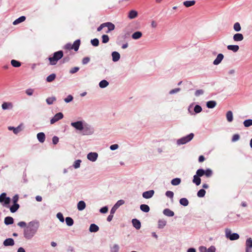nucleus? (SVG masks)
<instances>
[{
    "mask_svg": "<svg viewBox=\"0 0 252 252\" xmlns=\"http://www.w3.org/2000/svg\"><path fill=\"white\" fill-rule=\"evenodd\" d=\"M39 227V222L37 220L31 221L28 223L24 230V237L27 240L32 239L37 233Z\"/></svg>",
    "mask_w": 252,
    "mask_h": 252,
    "instance_id": "nucleus-1",
    "label": "nucleus"
},
{
    "mask_svg": "<svg viewBox=\"0 0 252 252\" xmlns=\"http://www.w3.org/2000/svg\"><path fill=\"white\" fill-rule=\"evenodd\" d=\"M63 52L62 51H59L55 52L53 54V56L49 57L48 60L50 61L51 65H55L57 63L58 61L60 60L63 57Z\"/></svg>",
    "mask_w": 252,
    "mask_h": 252,
    "instance_id": "nucleus-2",
    "label": "nucleus"
},
{
    "mask_svg": "<svg viewBox=\"0 0 252 252\" xmlns=\"http://www.w3.org/2000/svg\"><path fill=\"white\" fill-rule=\"evenodd\" d=\"M225 235L226 238L231 241L238 240L240 237L238 233H232L231 229L228 228L225 229Z\"/></svg>",
    "mask_w": 252,
    "mask_h": 252,
    "instance_id": "nucleus-3",
    "label": "nucleus"
},
{
    "mask_svg": "<svg viewBox=\"0 0 252 252\" xmlns=\"http://www.w3.org/2000/svg\"><path fill=\"white\" fill-rule=\"evenodd\" d=\"M194 137V134L193 133H190V134L184 136L177 141V144L178 145L185 144L189 141H190Z\"/></svg>",
    "mask_w": 252,
    "mask_h": 252,
    "instance_id": "nucleus-4",
    "label": "nucleus"
},
{
    "mask_svg": "<svg viewBox=\"0 0 252 252\" xmlns=\"http://www.w3.org/2000/svg\"><path fill=\"white\" fill-rule=\"evenodd\" d=\"M82 131L83 135H89L94 133V129L90 125L85 123L83 126V129Z\"/></svg>",
    "mask_w": 252,
    "mask_h": 252,
    "instance_id": "nucleus-5",
    "label": "nucleus"
},
{
    "mask_svg": "<svg viewBox=\"0 0 252 252\" xmlns=\"http://www.w3.org/2000/svg\"><path fill=\"white\" fill-rule=\"evenodd\" d=\"M84 124L83 121H77L76 122H72L71 126L74 127L76 129L82 131L83 129Z\"/></svg>",
    "mask_w": 252,
    "mask_h": 252,
    "instance_id": "nucleus-6",
    "label": "nucleus"
},
{
    "mask_svg": "<svg viewBox=\"0 0 252 252\" xmlns=\"http://www.w3.org/2000/svg\"><path fill=\"white\" fill-rule=\"evenodd\" d=\"M200 177H202V175L198 169L196 172V174L193 176L192 180V182L196 186H199L201 184Z\"/></svg>",
    "mask_w": 252,
    "mask_h": 252,
    "instance_id": "nucleus-7",
    "label": "nucleus"
},
{
    "mask_svg": "<svg viewBox=\"0 0 252 252\" xmlns=\"http://www.w3.org/2000/svg\"><path fill=\"white\" fill-rule=\"evenodd\" d=\"M198 171H199L202 176L205 175L207 178L211 177L213 174V171L210 168H207L205 170L203 169H199Z\"/></svg>",
    "mask_w": 252,
    "mask_h": 252,
    "instance_id": "nucleus-8",
    "label": "nucleus"
},
{
    "mask_svg": "<svg viewBox=\"0 0 252 252\" xmlns=\"http://www.w3.org/2000/svg\"><path fill=\"white\" fill-rule=\"evenodd\" d=\"M216 250V248L214 246H211L208 249L205 246H200L199 248L200 252H215Z\"/></svg>",
    "mask_w": 252,
    "mask_h": 252,
    "instance_id": "nucleus-9",
    "label": "nucleus"
},
{
    "mask_svg": "<svg viewBox=\"0 0 252 252\" xmlns=\"http://www.w3.org/2000/svg\"><path fill=\"white\" fill-rule=\"evenodd\" d=\"M10 199L9 197H6V194L4 192L1 193L0 195V202H4V204L7 205L10 203Z\"/></svg>",
    "mask_w": 252,
    "mask_h": 252,
    "instance_id": "nucleus-10",
    "label": "nucleus"
},
{
    "mask_svg": "<svg viewBox=\"0 0 252 252\" xmlns=\"http://www.w3.org/2000/svg\"><path fill=\"white\" fill-rule=\"evenodd\" d=\"M63 117L62 113L59 112L57 113L50 120V123L53 124L59 120L62 119Z\"/></svg>",
    "mask_w": 252,
    "mask_h": 252,
    "instance_id": "nucleus-11",
    "label": "nucleus"
},
{
    "mask_svg": "<svg viewBox=\"0 0 252 252\" xmlns=\"http://www.w3.org/2000/svg\"><path fill=\"white\" fill-rule=\"evenodd\" d=\"M252 239L249 238L246 241V252H252Z\"/></svg>",
    "mask_w": 252,
    "mask_h": 252,
    "instance_id": "nucleus-12",
    "label": "nucleus"
},
{
    "mask_svg": "<svg viewBox=\"0 0 252 252\" xmlns=\"http://www.w3.org/2000/svg\"><path fill=\"white\" fill-rule=\"evenodd\" d=\"M97 157L98 154L95 152H91L87 155V158L92 162L95 161Z\"/></svg>",
    "mask_w": 252,
    "mask_h": 252,
    "instance_id": "nucleus-13",
    "label": "nucleus"
},
{
    "mask_svg": "<svg viewBox=\"0 0 252 252\" xmlns=\"http://www.w3.org/2000/svg\"><path fill=\"white\" fill-rule=\"evenodd\" d=\"M155 193L154 190H150L148 191H146L142 193V196L143 198L145 199H149L153 197Z\"/></svg>",
    "mask_w": 252,
    "mask_h": 252,
    "instance_id": "nucleus-14",
    "label": "nucleus"
},
{
    "mask_svg": "<svg viewBox=\"0 0 252 252\" xmlns=\"http://www.w3.org/2000/svg\"><path fill=\"white\" fill-rule=\"evenodd\" d=\"M224 58V56L222 54L220 53L217 55V58L213 61V64L215 65L219 64Z\"/></svg>",
    "mask_w": 252,
    "mask_h": 252,
    "instance_id": "nucleus-15",
    "label": "nucleus"
},
{
    "mask_svg": "<svg viewBox=\"0 0 252 252\" xmlns=\"http://www.w3.org/2000/svg\"><path fill=\"white\" fill-rule=\"evenodd\" d=\"M13 107V104L10 102H4L1 105L2 109L4 110L7 109H12Z\"/></svg>",
    "mask_w": 252,
    "mask_h": 252,
    "instance_id": "nucleus-16",
    "label": "nucleus"
},
{
    "mask_svg": "<svg viewBox=\"0 0 252 252\" xmlns=\"http://www.w3.org/2000/svg\"><path fill=\"white\" fill-rule=\"evenodd\" d=\"M104 24L105 27H107L108 29L107 31L106 32V33H109L115 29V25L111 22H106L104 23Z\"/></svg>",
    "mask_w": 252,
    "mask_h": 252,
    "instance_id": "nucleus-17",
    "label": "nucleus"
},
{
    "mask_svg": "<svg viewBox=\"0 0 252 252\" xmlns=\"http://www.w3.org/2000/svg\"><path fill=\"white\" fill-rule=\"evenodd\" d=\"M233 39L234 41H241L244 39V36L242 33H237L233 35Z\"/></svg>",
    "mask_w": 252,
    "mask_h": 252,
    "instance_id": "nucleus-18",
    "label": "nucleus"
},
{
    "mask_svg": "<svg viewBox=\"0 0 252 252\" xmlns=\"http://www.w3.org/2000/svg\"><path fill=\"white\" fill-rule=\"evenodd\" d=\"M120 54L116 51H114L112 53V61L114 62H118L120 59Z\"/></svg>",
    "mask_w": 252,
    "mask_h": 252,
    "instance_id": "nucleus-19",
    "label": "nucleus"
},
{
    "mask_svg": "<svg viewBox=\"0 0 252 252\" xmlns=\"http://www.w3.org/2000/svg\"><path fill=\"white\" fill-rule=\"evenodd\" d=\"M14 245V241L12 238H7L3 242L4 246H12Z\"/></svg>",
    "mask_w": 252,
    "mask_h": 252,
    "instance_id": "nucleus-20",
    "label": "nucleus"
},
{
    "mask_svg": "<svg viewBox=\"0 0 252 252\" xmlns=\"http://www.w3.org/2000/svg\"><path fill=\"white\" fill-rule=\"evenodd\" d=\"M133 226L137 230L139 229L141 227L140 221L136 219H133L132 220Z\"/></svg>",
    "mask_w": 252,
    "mask_h": 252,
    "instance_id": "nucleus-21",
    "label": "nucleus"
},
{
    "mask_svg": "<svg viewBox=\"0 0 252 252\" xmlns=\"http://www.w3.org/2000/svg\"><path fill=\"white\" fill-rule=\"evenodd\" d=\"M138 16L137 12L135 10H130L128 14V17L130 19H133L137 17Z\"/></svg>",
    "mask_w": 252,
    "mask_h": 252,
    "instance_id": "nucleus-22",
    "label": "nucleus"
},
{
    "mask_svg": "<svg viewBox=\"0 0 252 252\" xmlns=\"http://www.w3.org/2000/svg\"><path fill=\"white\" fill-rule=\"evenodd\" d=\"M37 138L40 143H43L45 140V135L43 132H39L37 134Z\"/></svg>",
    "mask_w": 252,
    "mask_h": 252,
    "instance_id": "nucleus-23",
    "label": "nucleus"
},
{
    "mask_svg": "<svg viewBox=\"0 0 252 252\" xmlns=\"http://www.w3.org/2000/svg\"><path fill=\"white\" fill-rule=\"evenodd\" d=\"M86 203L84 201H80L77 203V209L79 211H82L86 208Z\"/></svg>",
    "mask_w": 252,
    "mask_h": 252,
    "instance_id": "nucleus-24",
    "label": "nucleus"
},
{
    "mask_svg": "<svg viewBox=\"0 0 252 252\" xmlns=\"http://www.w3.org/2000/svg\"><path fill=\"white\" fill-rule=\"evenodd\" d=\"M227 48L228 50L234 52H237L239 49V46L237 45H229L227 46Z\"/></svg>",
    "mask_w": 252,
    "mask_h": 252,
    "instance_id": "nucleus-25",
    "label": "nucleus"
},
{
    "mask_svg": "<svg viewBox=\"0 0 252 252\" xmlns=\"http://www.w3.org/2000/svg\"><path fill=\"white\" fill-rule=\"evenodd\" d=\"M163 214L167 217H173L174 215V212L168 208L163 210Z\"/></svg>",
    "mask_w": 252,
    "mask_h": 252,
    "instance_id": "nucleus-26",
    "label": "nucleus"
},
{
    "mask_svg": "<svg viewBox=\"0 0 252 252\" xmlns=\"http://www.w3.org/2000/svg\"><path fill=\"white\" fill-rule=\"evenodd\" d=\"M80 45V39L76 40L73 42V44L72 45L73 49H74L75 51H77L79 49Z\"/></svg>",
    "mask_w": 252,
    "mask_h": 252,
    "instance_id": "nucleus-27",
    "label": "nucleus"
},
{
    "mask_svg": "<svg viewBox=\"0 0 252 252\" xmlns=\"http://www.w3.org/2000/svg\"><path fill=\"white\" fill-rule=\"evenodd\" d=\"M99 230V227L94 223L90 225L89 231L91 232H96Z\"/></svg>",
    "mask_w": 252,
    "mask_h": 252,
    "instance_id": "nucleus-28",
    "label": "nucleus"
},
{
    "mask_svg": "<svg viewBox=\"0 0 252 252\" xmlns=\"http://www.w3.org/2000/svg\"><path fill=\"white\" fill-rule=\"evenodd\" d=\"M226 117L227 121L228 122H232V121L233 120V116L232 112L231 111H227L226 114Z\"/></svg>",
    "mask_w": 252,
    "mask_h": 252,
    "instance_id": "nucleus-29",
    "label": "nucleus"
},
{
    "mask_svg": "<svg viewBox=\"0 0 252 252\" xmlns=\"http://www.w3.org/2000/svg\"><path fill=\"white\" fill-rule=\"evenodd\" d=\"M142 36V33L141 32L137 31L135 32H134L132 35L131 37L133 39H138L140 38H141Z\"/></svg>",
    "mask_w": 252,
    "mask_h": 252,
    "instance_id": "nucleus-30",
    "label": "nucleus"
},
{
    "mask_svg": "<svg viewBox=\"0 0 252 252\" xmlns=\"http://www.w3.org/2000/svg\"><path fill=\"white\" fill-rule=\"evenodd\" d=\"M14 222V220L11 217H6L4 219V223L6 225L12 224Z\"/></svg>",
    "mask_w": 252,
    "mask_h": 252,
    "instance_id": "nucleus-31",
    "label": "nucleus"
},
{
    "mask_svg": "<svg viewBox=\"0 0 252 252\" xmlns=\"http://www.w3.org/2000/svg\"><path fill=\"white\" fill-rule=\"evenodd\" d=\"M26 20V17L24 16H22L15 20L13 22V24L14 25H16L20 23L24 22Z\"/></svg>",
    "mask_w": 252,
    "mask_h": 252,
    "instance_id": "nucleus-32",
    "label": "nucleus"
},
{
    "mask_svg": "<svg viewBox=\"0 0 252 252\" xmlns=\"http://www.w3.org/2000/svg\"><path fill=\"white\" fill-rule=\"evenodd\" d=\"M19 207L20 206L18 203H13V205L10 208V212L11 213H15L18 210Z\"/></svg>",
    "mask_w": 252,
    "mask_h": 252,
    "instance_id": "nucleus-33",
    "label": "nucleus"
},
{
    "mask_svg": "<svg viewBox=\"0 0 252 252\" xmlns=\"http://www.w3.org/2000/svg\"><path fill=\"white\" fill-rule=\"evenodd\" d=\"M195 3V0H187L183 2V4L187 7H189L194 5Z\"/></svg>",
    "mask_w": 252,
    "mask_h": 252,
    "instance_id": "nucleus-34",
    "label": "nucleus"
},
{
    "mask_svg": "<svg viewBox=\"0 0 252 252\" xmlns=\"http://www.w3.org/2000/svg\"><path fill=\"white\" fill-rule=\"evenodd\" d=\"M140 208L141 211L144 212L148 213L150 211V207L146 204H142L140 206Z\"/></svg>",
    "mask_w": 252,
    "mask_h": 252,
    "instance_id": "nucleus-35",
    "label": "nucleus"
},
{
    "mask_svg": "<svg viewBox=\"0 0 252 252\" xmlns=\"http://www.w3.org/2000/svg\"><path fill=\"white\" fill-rule=\"evenodd\" d=\"M109 85V83L105 80L101 81L99 83V86L101 88H105L107 87Z\"/></svg>",
    "mask_w": 252,
    "mask_h": 252,
    "instance_id": "nucleus-36",
    "label": "nucleus"
},
{
    "mask_svg": "<svg viewBox=\"0 0 252 252\" xmlns=\"http://www.w3.org/2000/svg\"><path fill=\"white\" fill-rule=\"evenodd\" d=\"M217 104V103L215 101L211 100L207 102V107L209 108H214Z\"/></svg>",
    "mask_w": 252,
    "mask_h": 252,
    "instance_id": "nucleus-37",
    "label": "nucleus"
},
{
    "mask_svg": "<svg viewBox=\"0 0 252 252\" xmlns=\"http://www.w3.org/2000/svg\"><path fill=\"white\" fill-rule=\"evenodd\" d=\"M56 77V74L52 73V74H50V75H49L48 76H47V77L46 78V81L47 82H51L55 79Z\"/></svg>",
    "mask_w": 252,
    "mask_h": 252,
    "instance_id": "nucleus-38",
    "label": "nucleus"
},
{
    "mask_svg": "<svg viewBox=\"0 0 252 252\" xmlns=\"http://www.w3.org/2000/svg\"><path fill=\"white\" fill-rule=\"evenodd\" d=\"M181 180L180 178H176L172 179L171 183L173 186H177L181 183Z\"/></svg>",
    "mask_w": 252,
    "mask_h": 252,
    "instance_id": "nucleus-39",
    "label": "nucleus"
},
{
    "mask_svg": "<svg viewBox=\"0 0 252 252\" xmlns=\"http://www.w3.org/2000/svg\"><path fill=\"white\" fill-rule=\"evenodd\" d=\"M65 222L67 225L69 226H71L73 224L74 221L70 217H66L65 218Z\"/></svg>",
    "mask_w": 252,
    "mask_h": 252,
    "instance_id": "nucleus-40",
    "label": "nucleus"
},
{
    "mask_svg": "<svg viewBox=\"0 0 252 252\" xmlns=\"http://www.w3.org/2000/svg\"><path fill=\"white\" fill-rule=\"evenodd\" d=\"M166 224V221L163 220H159L158 221V227L159 228H163Z\"/></svg>",
    "mask_w": 252,
    "mask_h": 252,
    "instance_id": "nucleus-41",
    "label": "nucleus"
},
{
    "mask_svg": "<svg viewBox=\"0 0 252 252\" xmlns=\"http://www.w3.org/2000/svg\"><path fill=\"white\" fill-rule=\"evenodd\" d=\"M11 64L13 66L15 67H20L21 65V63L20 62L15 60H12L11 61Z\"/></svg>",
    "mask_w": 252,
    "mask_h": 252,
    "instance_id": "nucleus-42",
    "label": "nucleus"
},
{
    "mask_svg": "<svg viewBox=\"0 0 252 252\" xmlns=\"http://www.w3.org/2000/svg\"><path fill=\"white\" fill-rule=\"evenodd\" d=\"M56 97L55 96H53V97H48L46 99V101L48 104L51 105L53 103V102L55 101H56Z\"/></svg>",
    "mask_w": 252,
    "mask_h": 252,
    "instance_id": "nucleus-43",
    "label": "nucleus"
},
{
    "mask_svg": "<svg viewBox=\"0 0 252 252\" xmlns=\"http://www.w3.org/2000/svg\"><path fill=\"white\" fill-rule=\"evenodd\" d=\"M180 203L184 206H187L189 204V201L186 198H182L180 200Z\"/></svg>",
    "mask_w": 252,
    "mask_h": 252,
    "instance_id": "nucleus-44",
    "label": "nucleus"
},
{
    "mask_svg": "<svg viewBox=\"0 0 252 252\" xmlns=\"http://www.w3.org/2000/svg\"><path fill=\"white\" fill-rule=\"evenodd\" d=\"M119 246L118 244H114L110 248L111 252H119Z\"/></svg>",
    "mask_w": 252,
    "mask_h": 252,
    "instance_id": "nucleus-45",
    "label": "nucleus"
},
{
    "mask_svg": "<svg viewBox=\"0 0 252 252\" xmlns=\"http://www.w3.org/2000/svg\"><path fill=\"white\" fill-rule=\"evenodd\" d=\"M244 125L245 127H249L252 126V119H247L244 121Z\"/></svg>",
    "mask_w": 252,
    "mask_h": 252,
    "instance_id": "nucleus-46",
    "label": "nucleus"
},
{
    "mask_svg": "<svg viewBox=\"0 0 252 252\" xmlns=\"http://www.w3.org/2000/svg\"><path fill=\"white\" fill-rule=\"evenodd\" d=\"M234 30L236 32H239L241 30L240 24L238 22L235 23L233 25Z\"/></svg>",
    "mask_w": 252,
    "mask_h": 252,
    "instance_id": "nucleus-47",
    "label": "nucleus"
},
{
    "mask_svg": "<svg viewBox=\"0 0 252 252\" xmlns=\"http://www.w3.org/2000/svg\"><path fill=\"white\" fill-rule=\"evenodd\" d=\"M81 162H82V160L81 159L76 160L73 164V166L75 169H77V168H79L80 167V164H81Z\"/></svg>",
    "mask_w": 252,
    "mask_h": 252,
    "instance_id": "nucleus-48",
    "label": "nucleus"
},
{
    "mask_svg": "<svg viewBox=\"0 0 252 252\" xmlns=\"http://www.w3.org/2000/svg\"><path fill=\"white\" fill-rule=\"evenodd\" d=\"M206 193V191L204 189H200L197 193L198 197H203Z\"/></svg>",
    "mask_w": 252,
    "mask_h": 252,
    "instance_id": "nucleus-49",
    "label": "nucleus"
},
{
    "mask_svg": "<svg viewBox=\"0 0 252 252\" xmlns=\"http://www.w3.org/2000/svg\"><path fill=\"white\" fill-rule=\"evenodd\" d=\"M91 43L94 46L96 47L99 45V40L97 38H94L92 39L91 41Z\"/></svg>",
    "mask_w": 252,
    "mask_h": 252,
    "instance_id": "nucleus-50",
    "label": "nucleus"
},
{
    "mask_svg": "<svg viewBox=\"0 0 252 252\" xmlns=\"http://www.w3.org/2000/svg\"><path fill=\"white\" fill-rule=\"evenodd\" d=\"M202 108L199 105H196L194 108V111L195 113H199L202 111Z\"/></svg>",
    "mask_w": 252,
    "mask_h": 252,
    "instance_id": "nucleus-51",
    "label": "nucleus"
},
{
    "mask_svg": "<svg viewBox=\"0 0 252 252\" xmlns=\"http://www.w3.org/2000/svg\"><path fill=\"white\" fill-rule=\"evenodd\" d=\"M57 217L60 220V221L62 222H63L64 221V217L62 213L59 212L57 214Z\"/></svg>",
    "mask_w": 252,
    "mask_h": 252,
    "instance_id": "nucleus-52",
    "label": "nucleus"
},
{
    "mask_svg": "<svg viewBox=\"0 0 252 252\" xmlns=\"http://www.w3.org/2000/svg\"><path fill=\"white\" fill-rule=\"evenodd\" d=\"M102 40L103 43H106L109 41V37L107 35L104 34L102 36Z\"/></svg>",
    "mask_w": 252,
    "mask_h": 252,
    "instance_id": "nucleus-53",
    "label": "nucleus"
},
{
    "mask_svg": "<svg viewBox=\"0 0 252 252\" xmlns=\"http://www.w3.org/2000/svg\"><path fill=\"white\" fill-rule=\"evenodd\" d=\"M124 203H125L124 200L121 199V200H118L116 202V203L114 205V206L116 207H117V208H118L120 206L123 205Z\"/></svg>",
    "mask_w": 252,
    "mask_h": 252,
    "instance_id": "nucleus-54",
    "label": "nucleus"
},
{
    "mask_svg": "<svg viewBox=\"0 0 252 252\" xmlns=\"http://www.w3.org/2000/svg\"><path fill=\"white\" fill-rule=\"evenodd\" d=\"M165 195L167 197H168L170 198L173 199V196H174V193L172 191L168 190L165 192Z\"/></svg>",
    "mask_w": 252,
    "mask_h": 252,
    "instance_id": "nucleus-55",
    "label": "nucleus"
},
{
    "mask_svg": "<svg viewBox=\"0 0 252 252\" xmlns=\"http://www.w3.org/2000/svg\"><path fill=\"white\" fill-rule=\"evenodd\" d=\"M180 91L181 89L180 88H175L170 91L169 94H173L179 92Z\"/></svg>",
    "mask_w": 252,
    "mask_h": 252,
    "instance_id": "nucleus-56",
    "label": "nucleus"
},
{
    "mask_svg": "<svg viewBox=\"0 0 252 252\" xmlns=\"http://www.w3.org/2000/svg\"><path fill=\"white\" fill-rule=\"evenodd\" d=\"M73 96L69 94L64 99V100L66 103H69L73 100Z\"/></svg>",
    "mask_w": 252,
    "mask_h": 252,
    "instance_id": "nucleus-57",
    "label": "nucleus"
},
{
    "mask_svg": "<svg viewBox=\"0 0 252 252\" xmlns=\"http://www.w3.org/2000/svg\"><path fill=\"white\" fill-rule=\"evenodd\" d=\"M33 89L30 88L26 90V94L29 96H31L33 94Z\"/></svg>",
    "mask_w": 252,
    "mask_h": 252,
    "instance_id": "nucleus-58",
    "label": "nucleus"
},
{
    "mask_svg": "<svg viewBox=\"0 0 252 252\" xmlns=\"http://www.w3.org/2000/svg\"><path fill=\"white\" fill-rule=\"evenodd\" d=\"M240 139V135L238 134H235L233 135L232 138V142H236L238 141Z\"/></svg>",
    "mask_w": 252,
    "mask_h": 252,
    "instance_id": "nucleus-59",
    "label": "nucleus"
},
{
    "mask_svg": "<svg viewBox=\"0 0 252 252\" xmlns=\"http://www.w3.org/2000/svg\"><path fill=\"white\" fill-rule=\"evenodd\" d=\"M204 94V91L203 90H197L195 92V95L196 96H198L200 95H202Z\"/></svg>",
    "mask_w": 252,
    "mask_h": 252,
    "instance_id": "nucleus-60",
    "label": "nucleus"
},
{
    "mask_svg": "<svg viewBox=\"0 0 252 252\" xmlns=\"http://www.w3.org/2000/svg\"><path fill=\"white\" fill-rule=\"evenodd\" d=\"M90 61V58L89 57H85L83 59L82 63L83 64H86Z\"/></svg>",
    "mask_w": 252,
    "mask_h": 252,
    "instance_id": "nucleus-61",
    "label": "nucleus"
},
{
    "mask_svg": "<svg viewBox=\"0 0 252 252\" xmlns=\"http://www.w3.org/2000/svg\"><path fill=\"white\" fill-rule=\"evenodd\" d=\"M79 70V67H74L72 68L70 71L69 73L71 74H74L76 72H77Z\"/></svg>",
    "mask_w": 252,
    "mask_h": 252,
    "instance_id": "nucleus-62",
    "label": "nucleus"
},
{
    "mask_svg": "<svg viewBox=\"0 0 252 252\" xmlns=\"http://www.w3.org/2000/svg\"><path fill=\"white\" fill-rule=\"evenodd\" d=\"M21 130H22V128H21V126H17V127H15V128H14L13 132L15 134H17Z\"/></svg>",
    "mask_w": 252,
    "mask_h": 252,
    "instance_id": "nucleus-63",
    "label": "nucleus"
},
{
    "mask_svg": "<svg viewBox=\"0 0 252 252\" xmlns=\"http://www.w3.org/2000/svg\"><path fill=\"white\" fill-rule=\"evenodd\" d=\"M108 207L107 206H105V207L101 208L100 209L99 211L100 213L104 214L108 212Z\"/></svg>",
    "mask_w": 252,
    "mask_h": 252,
    "instance_id": "nucleus-64",
    "label": "nucleus"
}]
</instances>
